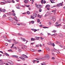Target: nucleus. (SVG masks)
Instances as JSON below:
<instances>
[{"label":"nucleus","mask_w":65,"mask_h":65,"mask_svg":"<svg viewBox=\"0 0 65 65\" xmlns=\"http://www.w3.org/2000/svg\"><path fill=\"white\" fill-rule=\"evenodd\" d=\"M47 44L48 45H52V46H55L54 43H53V44H52L51 42H49L47 43Z\"/></svg>","instance_id":"obj_1"},{"label":"nucleus","mask_w":65,"mask_h":65,"mask_svg":"<svg viewBox=\"0 0 65 65\" xmlns=\"http://www.w3.org/2000/svg\"><path fill=\"white\" fill-rule=\"evenodd\" d=\"M63 6V4L62 3H59L57 5V7H59L60 6Z\"/></svg>","instance_id":"obj_2"},{"label":"nucleus","mask_w":65,"mask_h":65,"mask_svg":"<svg viewBox=\"0 0 65 65\" xmlns=\"http://www.w3.org/2000/svg\"><path fill=\"white\" fill-rule=\"evenodd\" d=\"M4 2H1L0 4L1 5H4L5 4H6V1L4 0Z\"/></svg>","instance_id":"obj_3"},{"label":"nucleus","mask_w":65,"mask_h":65,"mask_svg":"<svg viewBox=\"0 0 65 65\" xmlns=\"http://www.w3.org/2000/svg\"><path fill=\"white\" fill-rule=\"evenodd\" d=\"M20 58V59H22V60H23L24 61H25V59L24 58V56L22 55V57H19Z\"/></svg>","instance_id":"obj_4"},{"label":"nucleus","mask_w":65,"mask_h":65,"mask_svg":"<svg viewBox=\"0 0 65 65\" xmlns=\"http://www.w3.org/2000/svg\"><path fill=\"white\" fill-rule=\"evenodd\" d=\"M41 7V6L40 5H38L37 6V7L38 9L40 8Z\"/></svg>","instance_id":"obj_5"},{"label":"nucleus","mask_w":65,"mask_h":65,"mask_svg":"<svg viewBox=\"0 0 65 65\" xmlns=\"http://www.w3.org/2000/svg\"><path fill=\"white\" fill-rule=\"evenodd\" d=\"M45 57L47 59H50V56H49L48 54H46L45 55Z\"/></svg>","instance_id":"obj_6"},{"label":"nucleus","mask_w":65,"mask_h":65,"mask_svg":"<svg viewBox=\"0 0 65 65\" xmlns=\"http://www.w3.org/2000/svg\"><path fill=\"white\" fill-rule=\"evenodd\" d=\"M8 63H9V64H10V65H13V62L11 61H8Z\"/></svg>","instance_id":"obj_7"},{"label":"nucleus","mask_w":65,"mask_h":65,"mask_svg":"<svg viewBox=\"0 0 65 65\" xmlns=\"http://www.w3.org/2000/svg\"><path fill=\"white\" fill-rule=\"evenodd\" d=\"M41 3L42 4H43V3L44 4H45V3H46V1H45V0L43 1V0H42L41 1Z\"/></svg>","instance_id":"obj_8"},{"label":"nucleus","mask_w":65,"mask_h":65,"mask_svg":"<svg viewBox=\"0 0 65 65\" xmlns=\"http://www.w3.org/2000/svg\"><path fill=\"white\" fill-rule=\"evenodd\" d=\"M10 0H7V1H6V3H10L11 2H12Z\"/></svg>","instance_id":"obj_9"},{"label":"nucleus","mask_w":65,"mask_h":65,"mask_svg":"<svg viewBox=\"0 0 65 65\" xmlns=\"http://www.w3.org/2000/svg\"><path fill=\"white\" fill-rule=\"evenodd\" d=\"M33 16L34 18H36L37 17V14L35 13H34Z\"/></svg>","instance_id":"obj_10"},{"label":"nucleus","mask_w":65,"mask_h":65,"mask_svg":"<svg viewBox=\"0 0 65 65\" xmlns=\"http://www.w3.org/2000/svg\"><path fill=\"white\" fill-rule=\"evenodd\" d=\"M58 35L59 37H60L61 38V37H62L63 36V34L61 33L59 34Z\"/></svg>","instance_id":"obj_11"},{"label":"nucleus","mask_w":65,"mask_h":65,"mask_svg":"<svg viewBox=\"0 0 65 65\" xmlns=\"http://www.w3.org/2000/svg\"><path fill=\"white\" fill-rule=\"evenodd\" d=\"M7 14L9 15H12V14L11 12H9L7 13Z\"/></svg>","instance_id":"obj_12"},{"label":"nucleus","mask_w":65,"mask_h":65,"mask_svg":"<svg viewBox=\"0 0 65 65\" xmlns=\"http://www.w3.org/2000/svg\"><path fill=\"white\" fill-rule=\"evenodd\" d=\"M12 24L13 25H15L18 24V22H12Z\"/></svg>","instance_id":"obj_13"},{"label":"nucleus","mask_w":65,"mask_h":65,"mask_svg":"<svg viewBox=\"0 0 65 65\" xmlns=\"http://www.w3.org/2000/svg\"><path fill=\"white\" fill-rule=\"evenodd\" d=\"M14 20H15L16 21H17V22L18 21V20H17V17L15 16L14 17Z\"/></svg>","instance_id":"obj_14"},{"label":"nucleus","mask_w":65,"mask_h":65,"mask_svg":"<svg viewBox=\"0 0 65 65\" xmlns=\"http://www.w3.org/2000/svg\"><path fill=\"white\" fill-rule=\"evenodd\" d=\"M28 0H25L24 1V2H25V3L26 4L27 3H28Z\"/></svg>","instance_id":"obj_15"},{"label":"nucleus","mask_w":65,"mask_h":65,"mask_svg":"<svg viewBox=\"0 0 65 65\" xmlns=\"http://www.w3.org/2000/svg\"><path fill=\"white\" fill-rule=\"evenodd\" d=\"M39 38H40V37H36L35 39L36 40H39Z\"/></svg>","instance_id":"obj_16"},{"label":"nucleus","mask_w":65,"mask_h":65,"mask_svg":"<svg viewBox=\"0 0 65 65\" xmlns=\"http://www.w3.org/2000/svg\"><path fill=\"white\" fill-rule=\"evenodd\" d=\"M35 40H36L34 38H31V41H35Z\"/></svg>","instance_id":"obj_17"},{"label":"nucleus","mask_w":65,"mask_h":65,"mask_svg":"<svg viewBox=\"0 0 65 65\" xmlns=\"http://www.w3.org/2000/svg\"><path fill=\"white\" fill-rule=\"evenodd\" d=\"M39 60H44V57H42V58H39Z\"/></svg>","instance_id":"obj_18"},{"label":"nucleus","mask_w":65,"mask_h":65,"mask_svg":"<svg viewBox=\"0 0 65 65\" xmlns=\"http://www.w3.org/2000/svg\"><path fill=\"white\" fill-rule=\"evenodd\" d=\"M13 57V58H18V56H17V55H14L12 56Z\"/></svg>","instance_id":"obj_19"},{"label":"nucleus","mask_w":65,"mask_h":65,"mask_svg":"<svg viewBox=\"0 0 65 65\" xmlns=\"http://www.w3.org/2000/svg\"><path fill=\"white\" fill-rule=\"evenodd\" d=\"M5 11H6V10L5 9H3L2 10V12L3 11V12H5Z\"/></svg>","instance_id":"obj_20"},{"label":"nucleus","mask_w":65,"mask_h":65,"mask_svg":"<svg viewBox=\"0 0 65 65\" xmlns=\"http://www.w3.org/2000/svg\"><path fill=\"white\" fill-rule=\"evenodd\" d=\"M61 24H60L57 25V28H59V27H61Z\"/></svg>","instance_id":"obj_21"},{"label":"nucleus","mask_w":65,"mask_h":65,"mask_svg":"<svg viewBox=\"0 0 65 65\" xmlns=\"http://www.w3.org/2000/svg\"><path fill=\"white\" fill-rule=\"evenodd\" d=\"M30 51L31 52H34V51H35V50L33 49H30Z\"/></svg>","instance_id":"obj_22"},{"label":"nucleus","mask_w":65,"mask_h":65,"mask_svg":"<svg viewBox=\"0 0 65 65\" xmlns=\"http://www.w3.org/2000/svg\"><path fill=\"white\" fill-rule=\"evenodd\" d=\"M4 54L5 55H6L7 56H9V55L8 54H7V53H4Z\"/></svg>","instance_id":"obj_23"},{"label":"nucleus","mask_w":65,"mask_h":65,"mask_svg":"<svg viewBox=\"0 0 65 65\" xmlns=\"http://www.w3.org/2000/svg\"><path fill=\"white\" fill-rule=\"evenodd\" d=\"M38 17L39 18H41V16L40 15H39V14H38Z\"/></svg>","instance_id":"obj_24"},{"label":"nucleus","mask_w":65,"mask_h":65,"mask_svg":"<svg viewBox=\"0 0 65 65\" xmlns=\"http://www.w3.org/2000/svg\"><path fill=\"white\" fill-rule=\"evenodd\" d=\"M36 61H37V60H33L32 61L33 63H34V64H35V62H36Z\"/></svg>","instance_id":"obj_25"},{"label":"nucleus","mask_w":65,"mask_h":65,"mask_svg":"<svg viewBox=\"0 0 65 65\" xmlns=\"http://www.w3.org/2000/svg\"><path fill=\"white\" fill-rule=\"evenodd\" d=\"M41 65H46V64L45 62H43V63H41Z\"/></svg>","instance_id":"obj_26"},{"label":"nucleus","mask_w":65,"mask_h":65,"mask_svg":"<svg viewBox=\"0 0 65 65\" xmlns=\"http://www.w3.org/2000/svg\"><path fill=\"white\" fill-rule=\"evenodd\" d=\"M46 50L47 51H50V49L48 48H46Z\"/></svg>","instance_id":"obj_27"},{"label":"nucleus","mask_w":65,"mask_h":65,"mask_svg":"<svg viewBox=\"0 0 65 65\" xmlns=\"http://www.w3.org/2000/svg\"><path fill=\"white\" fill-rule=\"evenodd\" d=\"M52 1H51V0H50V1L52 3H55V2H53V0L54 1H55V0H52Z\"/></svg>","instance_id":"obj_28"},{"label":"nucleus","mask_w":65,"mask_h":65,"mask_svg":"<svg viewBox=\"0 0 65 65\" xmlns=\"http://www.w3.org/2000/svg\"><path fill=\"white\" fill-rule=\"evenodd\" d=\"M13 19L12 18L10 20V21H11V22L13 21Z\"/></svg>","instance_id":"obj_29"},{"label":"nucleus","mask_w":65,"mask_h":65,"mask_svg":"<svg viewBox=\"0 0 65 65\" xmlns=\"http://www.w3.org/2000/svg\"><path fill=\"white\" fill-rule=\"evenodd\" d=\"M27 13L28 14H30V12H29V11H28L27 12Z\"/></svg>","instance_id":"obj_30"},{"label":"nucleus","mask_w":65,"mask_h":65,"mask_svg":"<svg viewBox=\"0 0 65 65\" xmlns=\"http://www.w3.org/2000/svg\"><path fill=\"white\" fill-rule=\"evenodd\" d=\"M16 8H18V9H20V8L19 7V6H16Z\"/></svg>","instance_id":"obj_31"},{"label":"nucleus","mask_w":65,"mask_h":65,"mask_svg":"<svg viewBox=\"0 0 65 65\" xmlns=\"http://www.w3.org/2000/svg\"><path fill=\"white\" fill-rule=\"evenodd\" d=\"M57 31L55 30H53L52 31V32H54V33H55V32H56Z\"/></svg>","instance_id":"obj_32"},{"label":"nucleus","mask_w":65,"mask_h":65,"mask_svg":"<svg viewBox=\"0 0 65 65\" xmlns=\"http://www.w3.org/2000/svg\"><path fill=\"white\" fill-rule=\"evenodd\" d=\"M31 18L32 19H34V17H33V16L32 15H31Z\"/></svg>","instance_id":"obj_33"},{"label":"nucleus","mask_w":65,"mask_h":65,"mask_svg":"<svg viewBox=\"0 0 65 65\" xmlns=\"http://www.w3.org/2000/svg\"><path fill=\"white\" fill-rule=\"evenodd\" d=\"M50 5H47V6L46 7H50Z\"/></svg>","instance_id":"obj_34"},{"label":"nucleus","mask_w":65,"mask_h":65,"mask_svg":"<svg viewBox=\"0 0 65 65\" xmlns=\"http://www.w3.org/2000/svg\"><path fill=\"white\" fill-rule=\"evenodd\" d=\"M12 50L11 49H10V50H8V51L9 52H12Z\"/></svg>","instance_id":"obj_35"},{"label":"nucleus","mask_w":65,"mask_h":65,"mask_svg":"<svg viewBox=\"0 0 65 65\" xmlns=\"http://www.w3.org/2000/svg\"><path fill=\"white\" fill-rule=\"evenodd\" d=\"M18 34L19 35V36H23V35L21 34H20V33H18Z\"/></svg>","instance_id":"obj_36"},{"label":"nucleus","mask_w":65,"mask_h":65,"mask_svg":"<svg viewBox=\"0 0 65 65\" xmlns=\"http://www.w3.org/2000/svg\"><path fill=\"white\" fill-rule=\"evenodd\" d=\"M36 47H39V46H40L39 45H36Z\"/></svg>","instance_id":"obj_37"},{"label":"nucleus","mask_w":65,"mask_h":65,"mask_svg":"<svg viewBox=\"0 0 65 65\" xmlns=\"http://www.w3.org/2000/svg\"><path fill=\"white\" fill-rule=\"evenodd\" d=\"M3 38H6L7 37L6 36H3Z\"/></svg>","instance_id":"obj_38"},{"label":"nucleus","mask_w":65,"mask_h":65,"mask_svg":"<svg viewBox=\"0 0 65 65\" xmlns=\"http://www.w3.org/2000/svg\"><path fill=\"white\" fill-rule=\"evenodd\" d=\"M3 62H2V61L0 62V63L1 64H4V63H3Z\"/></svg>","instance_id":"obj_39"},{"label":"nucleus","mask_w":65,"mask_h":65,"mask_svg":"<svg viewBox=\"0 0 65 65\" xmlns=\"http://www.w3.org/2000/svg\"><path fill=\"white\" fill-rule=\"evenodd\" d=\"M6 15L5 14H4L3 15V18H5L6 17Z\"/></svg>","instance_id":"obj_40"},{"label":"nucleus","mask_w":65,"mask_h":65,"mask_svg":"<svg viewBox=\"0 0 65 65\" xmlns=\"http://www.w3.org/2000/svg\"><path fill=\"white\" fill-rule=\"evenodd\" d=\"M31 23L32 24H34V21H31Z\"/></svg>","instance_id":"obj_41"},{"label":"nucleus","mask_w":65,"mask_h":65,"mask_svg":"<svg viewBox=\"0 0 65 65\" xmlns=\"http://www.w3.org/2000/svg\"><path fill=\"white\" fill-rule=\"evenodd\" d=\"M43 28H48L47 27L44 26L43 27Z\"/></svg>","instance_id":"obj_42"},{"label":"nucleus","mask_w":65,"mask_h":65,"mask_svg":"<svg viewBox=\"0 0 65 65\" xmlns=\"http://www.w3.org/2000/svg\"><path fill=\"white\" fill-rule=\"evenodd\" d=\"M13 46H14V44H12V46L11 47V48H12V47H13Z\"/></svg>","instance_id":"obj_43"},{"label":"nucleus","mask_w":65,"mask_h":65,"mask_svg":"<svg viewBox=\"0 0 65 65\" xmlns=\"http://www.w3.org/2000/svg\"><path fill=\"white\" fill-rule=\"evenodd\" d=\"M59 46L61 47H63V45L61 44H60L59 45Z\"/></svg>","instance_id":"obj_44"},{"label":"nucleus","mask_w":65,"mask_h":65,"mask_svg":"<svg viewBox=\"0 0 65 65\" xmlns=\"http://www.w3.org/2000/svg\"><path fill=\"white\" fill-rule=\"evenodd\" d=\"M18 51H19V52H21V50L20 49H18Z\"/></svg>","instance_id":"obj_45"},{"label":"nucleus","mask_w":65,"mask_h":65,"mask_svg":"<svg viewBox=\"0 0 65 65\" xmlns=\"http://www.w3.org/2000/svg\"><path fill=\"white\" fill-rule=\"evenodd\" d=\"M38 23H39L40 22V20L38 19L37 21Z\"/></svg>","instance_id":"obj_46"},{"label":"nucleus","mask_w":65,"mask_h":65,"mask_svg":"<svg viewBox=\"0 0 65 65\" xmlns=\"http://www.w3.org/2000/svg\"><path fill=\"white\" fill-rule=\"evenodd\" d=\"M12 18L11 17H9V18H8V19H9V20H10L11 19V18Z\"/></svg>","instance_id":"obj_47"},{"label":"nucleus","mask_w":65,"mask_h":65,"mask_svg":"<svg viewBox=\"0 0 65 65\" xmlns=\"http://www.w3.org/2000/svg\"><path fill=\"white\" fill-rule=\"evenodd\" d=\"M22 40H23V41H26V40L25 39H23Z\"/></svg>","instance_id":"obj_48"},{"label":"nucleus","mask_w":65,"mask_h":65,"mask_svg":"<svg viewBox=\"0 0 65 65\" xmlns=\"http://www.w3.org/2000/svg\"><path fill=\"white\" fill-rule=\"evenodd\" d=\"M57 10H53V11H52V12H56V11Z\"/></svg>","instance_id":"obj_49"},{"label":"nucleus","mask_w":65,"mask_h":65,"mask_svg":"<svg viewBox=\"0 0 65 65\" xmlns=\"http://www.w3.org/2000/svg\"><path fill=\"white\" fill-rule=\"evenodd\" d=\"M57 7V6L54 5L52 7V8H53V7Z\"/></svg>","instance_id":"obj_50"},{"label":"nucleus","mask_w":65,"mask_h":65,"mask_svg":"<svg viewBox=\"0 0 65 65\" xmlns=\"http://www.w3.org/2000/svg\"><path fill=\"white\" fill-rule=\"evenodd\" d=\"M8 42H11V41L10 40H8Z\"/></svg>","instance_id":"obj_51"},{"label":"nucleus","mask_w":65,"mask_h":65,"mask_svg":"<svg viewBox=\"0 0 65 65\" xmlns=\"http://www.w3.org/2000/svg\"><path fill=\"white\" fill-rule=\"evenodd\" d=\"M41 9H40L39 10V12H41Z\"/></svg>","instance_id":"obj_52"},{"label":"nucleus","mask_w":65,"mask_h":65,"mask_svg":"<svg viewBox=\"0 0 65 65\" xmlns=\"http://www.w3.org/2000/svg\"><path fill=\"white\" fill-rule=\"evenodd\" d=\"M24 48H27V46H24Z\"/></svg>","instance_id":"obj_53"},{"label":"nucleus","mask_w":65,"mask_h":65,"mask_svg":"<svg viewBox=\"0 0 65 65\" xmlns=\"http://www.w3.org/2000/svg\"><path fill=\"white\" fill-rule=\"evenodd\" d=\"M52 59H53V60H55V58L54 57H52Z\"/></svg>","instance_id":"obj_54"},{"label":"nucleus","mask_w":65,"mask_h":65,"mask_svg":"<svg viewBox=\"0 0 65 65\" xmlns=\"http://www.w3.org/2000/svg\"><path fill=\"white\" fill-rule=\"evenodd\" d=\"M25 6L26 7H29L30 6V5H25Z\"/></svg>","instance_id":"obj_55"},{"label":"nucleus","mask_w":65,"mask_h":65,"mask_svg":"<svg viewBox=\"0 0 65 65\" xmlns=\"http://www.w3.org/2000/svg\"><path fill=\"white\" fill-rule=\"evenodd\" d=\"M0 11H1V12H2V8H0Z\"/></svg>","instance_id":"obj_56"},{"label":"nucleus","mask_w":65,"mask_h":65,"mask_svg":"<svg viewBox=\"0 0 65 65\" xmlns=\"http://www.w3.org/2000/svg\"><path fill=\"white\" fill-rule=\"evenodd\" d=\"M38 52H41V50H39L38 51Z\"/></svg>","instance_id":"obj_57"},{"label":"nucleus","mask_w":65,"mask_h":65,"mask_svg":"<svg viewBox=\"0 0 65 65\" xmlns=\"http://www.w3.org/2000/svg\"><path fill=\"white\" fill-rule=\"evenodd\" d=\"M37 30H36V29H34V32H36V31H37Z\"/></svg>","instance_id":"obj_58"},{"label":"nucleus","mask_w":65,"mask_h":65,"mask_svg":"<svg viewBox=\"0 0 65 65\" xmlns=\"http://www.w3.org/2000/svg\"><path fill=\"white\" fill-rule=\"evenodd\" d=\"M5 45H8V44L7 43H5Z\"/></svg>","instance_id":"obj_59"},{"label":"nucleus","mask_w":65,"mask_h":65,"mask_svg":"<svg viewBox=\"0 0 65 65\" xmlns=\"http://www.w3.org/2000/svg\"><path fill=\"white\" fill-rule=\"evenodd\" d=\"M40 38L42 40L43 39V38H42L41 37Z\"/></svg>","instance_id":"obj_60"},{"label":"nucleus","mask_w":65,"mask_h":65,"mask_svg":"<svg viewBox=\"0 0 65 65\" xmlns=\"http://www.w3.org/2000/svg\"><path fill=\"white\" fill-rule=\"evenodd\" d=\"M5 40H7V38H5Z\"/></svg>","instance_id":"obj_61"},{"label":"nucleus","mask_w":65,"mask_h":65,"mask_svg":"<svg viewBox=\"0 0 65 65\" xmlns=\"http://www.w3.org/2000/svg\"><path fill=\"white\" fill-rule=\"evenodd\" d=\"M49 25H51V24H52V23L51 22H49Z\"/></svg>","instance_id":"obj_62"},{"label":"nucleus","mask_w":65,"mask_h":65,"mask_svg":"<svg viewBox=\"0 0 65 65\" xmlns=\"http://www.w3.org/2000/svg\"><path fill=\"white\" fill-rule=\"evenodd\" d=\"M43 35V34H42V33H41L40 34V35Z\"/></svg>","instance_id":"obj_63"},{"label":"nucleus","mask_w":65,"mask_h":65,"mask_svg":"<svg viewBox=\"0 0 65 65\" xmlns=\"http://www.w3.org/2000/svg\"><path fill=\"white\" fill-rule=\"evenodd\" d=\"M31 30H32V31L34 30V29H31Z\"/></svg>","instance_id":"obj_64"}]
</instances>
